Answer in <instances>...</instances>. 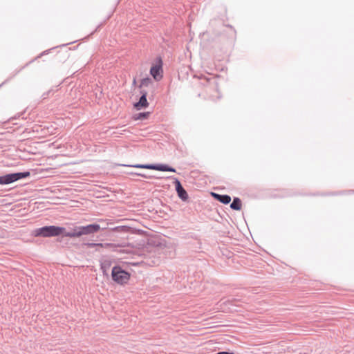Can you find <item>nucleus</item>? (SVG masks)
Wrapping results in <instances>:
<instances>
[{
	"label": "nucleus",
	"mask_w": 354,
	"mask_h": 354,
	"mask_svg": "<svg viewBox=\"0 0 354 354\" xmlns=\"http://www.w3.org/2000/svg\"><path fill=\"white\" fill-rule=\"evenodd\" d=\"M129 174H131V175H135V176H141V177H143V178H147V179L151 178V176H147L146 174H141V173L130 172Z\"/></svg>",
	"instance_id": "nucleus-17"
},
{
	"label": "nucleus",
	"mask_w": 354,
	"mask_h": 354,
	"mask_svg": "<svg viewBox=\"0 0 354 354\" xmlns=\"http://www.w3.org/2000/svg\"><path fill=\"white\" fill-rule=\"evenodd\" d=\"M88 245L91 248L94 247V246L103 247L104 244L103 243H88Z\"/></svg>",
	"instance_id": "nucleus-19"
},
{
	"label": "nucleus",
	"mask_w": 354,
	"mask_h": 354,
	"mask_svg": "<svg viewBox=\"0 0 354 354\" xmlns=\"http://www.w3.org/2000/svg\"><path fill=\"white\" fill-rule=\"evenodd\" d=\"M136 78H133V85H136Z\"/></svg>",
	"instance_id": "nucleus-22"
},
{
	"label": "nucleus",
	"mask_w": 354,
	"mask_h": 354,
	"mask_svg": "<svg viewBox=\"0 0 354 354\" xmlns=\"http://www.w3.org/2000/svg\"><path fill=\"white\" fill-rule=\"evenodd\" d=\"M130 273L120 266H115L112 268L111 277L114 282L120 285L127 284L130 279Z\"/></svg>",
	"instance_id": "nucleus-3"
},
{
	"label": "nucleus",
	"mask_w": 354,
	"mask_h": 354,
	"mask_svg": "<svg viewBox=\"0 0 354 354\" xmlns=\"http://www.w3.org/2000/svg\"><path fill=\"white\" fill-rule=\"evenodd\" d=\"M12 175H13L14 180H15V182H16L19 180L29 177L30 176V172L28 171H23V172H16V173H12Z\"/></svg>",
	"instance_id": "nucleus-9"
},
{
	"label": "nucleus",
	"mask_w": 354,
	"mask_h": 354,
	"mask_svg": "<svg viewBox=\"0 0 354 354\" xmlns=\"http://www.w3.org/2000/svg\"><path fill=\"white\" fill-rule=\"evenodd\" d=\"M100 223H92L85 226L75 227L73 230L65 234V236L70 238L80 237L82 235H88L97 232L100 230L106 228L104 221H100Z\"/></svg>",
	"instance_id": "nucleus-1"
},
{
	"label": "nucleus",
	"mask_w": 354,
	"mask_h": 354,
	"mask_svg": "<svg viewBox=\"0 0 354 354\" xmlns=\"http://www.w3.org/2000/svg\"><path fill=\"white\" fill-rule=\"evenodd\" d=\"M242 203L239 198L234 197L233 198L232 203L230 204L231 209L236 211H239L241 209Z\"/></svg>",
	"instance_id": "nucleus-10"
},
{
	"label": "nucleus",
	"mask_w": 354,
	"mask_h": 354,
	"mask_svg": "<svg viewBox=\"0 0 354 354\" xmlns=\"http://www.w3.org/2000/svg\"><path fill=\"white\" fill-rule=\"evenodd\" d=\"M162 60L160 57L156 59V64L150 69V74L156 81H160L162 78Z\"/></svg>",
	"instance_id": "nucleus-4"
},
{
	"label": "nucleus",
	"mask_w": 354,
	"mask_h": 354,
	"mask_svg": "<svg viewBox=\"0 0 354 354\" xmlns=\"http://www.w3.org/2000/svg\"><path fill=\"white\" fill-rule=\"evenodd\" d=\"M47 53H48V50H46V51H44V52L41 54V55H45V54H47Z\"/></svg>",
	"instance_id": "nucleus-23"
},
{
	"label": "nucleus",
	"mask_w": 354,
	"mask_h": 354,
	"mask_svg": "<svg viewBox=\"0 0 354 354\" xmlns=\"http://www.w3.org/2000/svg\"><path fill=\"white\" fill-rule=\"evenodd\" d=\"M114 232H127L128 227L127 226H118L112 229Z\"/></svg>",
	"instance_id": "nucleus-16"
},
{
	"label": "nucleus",
	"mask_w": 354,
	"mask_h": 354,
	"mask_svg": "<svg viewBox=\"0 0 354 354\" xmlns=\"http://www.w3.org/2000/svg\"><path fill=\"white\" fill-rule=\"evenodd\" d=\"M14 182L15 180L12 173L0 176V185H8Z\"/></svg>",
	"instance_id": "nucleus-8"
},
{
	"label": "nucleus",
	"mask_w": 354,
	"mask_h": 354,
	"mask_svg": "<svg viewBox=\"0 0 354 354\" xmlns=\"http://www.w3.org/2000/svg\"><path fill=\"white\" fill-rule=\"evenodd\" d=\"M151 83H152V80L149 77H145L141 80V83L139 87L142 86H148Z\"/></svg>",
	"instance_id": "nucleus-15"
},
{
	"label": "nucleus",
	"mask_w": 354,
	"mask_h": 354,
	"mask_svg": "<svg viewBox=\"0 0 354 354\" xmlns=\"http://www.w3.org/2000/svg\"><path fill=\"white\" fill-rule=\"evenodd\" d=\"M216 354H234V353L229 351H220L216 353Z\"/></svg>",
	"instance_id": "nucleus-21"
},
{
	"label": "nucleus",
	"mask_w": 354,
	"mask_h": 354,
	"mask_svg": "<svg viewBox=\"0 0 354 354\" xmlns=\"http://www.w3.org/2000/svg\"><path fill=\"white\" fill-rule=\"evenodd\" d=\"M174 185L175 189L177 192L178 196L183 201H187L189 198L188 194L187 191L184 189L183 185H181V183L178 178H174Z\"/></svg>",
	"instance_id": "nucleus-5"
},
{
	"label": "nucleus",
	"mask_w": 354,
	"mask_h": 354,
	"mask_svg": "<svg viewBox=\"0 0 354 354\" xmlns=\"http://www.w3.org/2000/svg\"><path fill=\"white\" fill-rule=\"evenodd\" d=\"M166 171L176 172V169L167 165Z\"/></svg>",
	"instance_id": "nucleus-20"
},
{
	"label": "nucleus",
	"mask_w": 354,
	"mask_h": 354,
	"mask_svg": "<svg viewBox=\"0 0 354 354\" xmlns=\"http://www.w3.org/2000/svg\"><path fill=\"white\" fill-rule=\"evenodd\" d=\"M111 266V261L109 260H104L101 263V270L104 274H107L106 272L109 270Z\"/></svg>",
	"instance_id": "nucleus-13"
},
{
	"label": "nucleus",
	"mask_w": 354,
	"mask_h": 354,
	"mask_svg": "<svg viewBox=\"0 0 354 354\" xmlns=\"http://www.w3.org/2000/svg\"><path fill=\"white\" fill-rule=\"evenodd\" d=\"M120 165L122 166V167H135V168L151 169L152 164H136V165L122 164V165Z\"/></svg>",
	"instance_id": "nucleus-11"
},
{
	"label": "nucleus",
	"mask_w": 354,
	"mask_h": 354,
	"mask_svg": "<svg viewBox=\"0 0 354 354\" xmlns=\"http://www.w3.org/2000/svg\"><path fill=\"white\" fill-rule=\"evenodd\" d=\"M21 69H19L18 71H16L15 72V73L10 77L7 78L4 82H3L1 84H0V87L2 86L3 84H5L6 83H7L8 82H9L14 76H15Z\"/></svg>",
	"instance_id": "nucleus-18"
},
{
	"label": "nucleus",
	"mask_w": 354,
	"mask_h": 354,
	"mask_svg": "<svg viewBox=\"0 0 354 354\" xmlns=\"http://www.w3.org/2000/svg\"><path fill=\"white\" fill-rule=\"evenodd\" d=\"M212 195L216 200H217L218 201H219L220 203H221L224 205H227L231 201L230 196L227 195V194H219L217 193L212 192Z\"/></svg>",
	"instance_id": "nucleus-7"
},
{
	"label": "nucleus",
	"mask_w": 354,
	"mask_h": 354,
	"mask_svg": "<svg viewBox=\"0 0 354 354\" xmlns=\"http://www.w3.org/2000/svg\"><path fill=\"white\" fill-rule=\"evenodd\" d=\"M140 94L141 96L140 97L138 102L133 104L134 108L138 111L145 109L149 106V102L147 99V92L145 90H141Z\"/></svg>",
	"instance_id": "nucleus-6"
},
{
	"label": "nucleus",
	"mask_w": 354,
	"mask_h": 354,
	"mask_svg": "<svg viewBox=\"0 0 354 354\" xmlns=\"http://www.w3.org/2000/svg\"><path fill=\"white\" fill-rule=\"evenodd\" d=\"M67 232H68L66 230V228L64 227L48 225L35 230L33 234L35 236L41 237H52L59 236L61 234L65 236V234Z\"/></svg>",
	"instance_id": "nucleus-2"
},
{
	"label": "nucleus",
	"mask_w": 354,
	"mask_h": 354,
	"mask_svg": "<svg viewBox=\"0 0 354 354\" xmlns=\"http://www.w3.org/2000/svg\"><path fill=\"white\" fill-rule=\"evenodd\" d=\"M167 165L165 164H152L151 169L160 171H166Z\"/></svg>",
	"instance_id": "nucleus-14"
},
{
	"label": "nucleus",
	"mask_w": 354,
	"mask_h": 354,
	"mask_svg": "<svg viewBox=\"0 0 354 354\" xmlns=\"http://www.w3.org/2000/svg\"><path fill=\"white\" fill-rule=\"evenodd\" d=\"M150 114V112H142L135 114L133 116L134 120H143L147 119Z\"/></svg>",
	"instance_id": "nucleus-12"
}]
</instances>
